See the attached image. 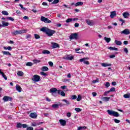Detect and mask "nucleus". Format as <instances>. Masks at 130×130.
I'll return each mask as SVG.
<instances>
[{
	"mask_svg": "<svg viewBox=\"0 0 130 130\" xmlns=\"http://www.w3.org/2000/svg\"><path fill=\"white\" fill-rule=\"evenodd\" d=\"M40 31H42V32L44 33H55V31L54 30L50 29L45 26H43L42 28H40Z\"/></svg>",
	"mask_w": 130,
	"mask_h": 130,
	"instance_id": "1",
	"label": "nucleus"
},
{
	"mask_svg": "<svg viewBox=\"0 0 130 130\" xmlns=\"http://www.w3.org/2000/svg\"><path fill=\"white\" fill-rule=\"evenodd\" d=\"M107 112L109 115H112L113 116H115V117H118V116H119V113H118L117 112L110 110H108Z\"/></svg>",
	"mask_w": 130,
	"mask_h": 130,
	"instance_id": "2",
	"label": "nucleus"
},
{
	"mask_svg": "<svg viewBox=\"0 0 130 130\" xmlns=\"http://www.w3.org/2000/svg\"><path fill=\"white\" fill-rule=\"evenodd\" d=\"M41 21H42V22H44V23H45L46 24H49V23H51V20L44 16L41 17Z\"/></svg>",
	"mask_w": 130,
	"mask_h": 130,
	"instance_id": "3",
	"label": "nucleus"
},
{
	"mask_svg": "<svg viewBox=\"0 0 130 130\" xmlns=\"http://www.w3.org/2000/svg\"><path fill=\"white\" fill-rule=\"evenodd\" d=\"M50 93H51L52 95H53V96H54L55 97H56V95H54L53 94H56V93L57 92V93H58V90H57V89L56 88H51L50 89L49 91Z\"/></svg>",
	"mask_w": 130,
	"mask_h": 130,
	"instance_id": "4",
	"label": "nucleus"
},
{
	"mask_svg": "<svg viewBox=\"0 0 130 130\" xmlns=\"http://www.w3.org/2000/svg\"><path fill=\"white\" fill-rule=\"evenodd\" d=\"M32 80L34 82H39L40 81V76L39 75H35L33 77Z\"/></svg>",
	"mask_w": 130,
	"mask_h": 130,
	"instance_id": "5",
	"label": "nucleus"
},
{
	"mask_svg": "<svg viewBox=\"0 0 130 130\" xmlns=\"http://www.w3.org/2000/svg\"><path fill=\"white\" fill-rule=\"evenodd\" d=\"M70 39L71 40H73V39H78V34H72L70 36Z\"/></svg>",
	"mask_w": 130,
	"mask_h": 130,
	"instance_id": "6",
	"label": "nucleus"
},
{
	"mask_svg": "<svg viewBox=\"0 0 130 130\" xmlns=\"http://www.w3.org/2000/svg\"><path fill=\"white\" fill-rule=\"evenodd\" d=\"M3 100L4 101H5V102H8V101H12V100H13V99L8 96H5L3 98Z\"/></svg>",
	"mask_w": 130,
	"mask_h": 130,
	"instance_id": "7",
	"label": "nucleus"
},
{
	"mask_svg": "<svg viewBox=\"0 0 130 130\" xmlns=\"http://www.w3.org/2000/svg\"><path fill=\"white\" fill-rule=\"evenodd\" d=\"M59 122H60V124L62 126H65L67 125V121L65 120L61 119L59 120Z\"/></svg>",
	"mask_w": 130,
	"mask_h": 130,
	"instance_id": "8",
	"label": "nucleus"
},
{
	"mask_svg": "<svg viewBox=\"0 0 130 130\" xmlns=\"http://www.w3.org/2000/svg\"><path fill=\"white\" fill-rule=\"evenodd\" d=\"M52 48H59V45L56 43H51Z\"/></svg>",
	"mask_w": 130,
	"mask_h": 130,
	"instance_id": "9",
	"label": "nucleus"
},
{
	"mask_svg": "<svg viewBox=\"0 0 130 130\" xmlns=\"http://www.w3.org/2000/svg\"><path fill=\"white\" fill-rule=\"evenodd\" d=\"M27 32V29H23L22 30H16L13 33H26Z\"/></svg>",
	"mask_w": 130,
	"mask_h": 130,
	"instance_id": "10",
	"label": "nucleus"
},
{
	"mask_svg": "<svg viewBox=\"0 0 130 130\" xmlns=\"http://www.w3.org/2000/svg\"><path fill=\"white\" fill-rule=\"evenodd\" d=\"M110 17L111 19H113L114 17H116V12L115 11L111 12Z\"/></svg>",
	"mask_w": 130,
	"mask_h": 130,
	"instance_id": "11",
	"label": "nucleus"
},
{
	"mask_svg": "<svg viewBox=\"0 0 130 130\" xmlns=\"http://www.w3.org/2000/svg\"><path fill=\"white\" fill-rule=\"evenodd\" d=\"M58 94L61 95V96H62V97L66 96V93H64V92H63L59 89L58 90Z\"/></svg>",
	"mask_w": 130,
	"mask_h": 130,
	"instance_id": "12",
	"label": "nucleus"
},
{
	"mask_svg": "<svg viewBox=\"0 0 130 130\" xmlns=\"http://www.w3.org/2000/svg\"><path fill=\"white\" fill-rule=\"evenodd\" d=\"M29 116L31 118H36L37 117V114H36L35 113H31L29 114Z\"/></svg>",
	"mask_w": 130,
	"mask_h": 130,
	"instance_id": "13",
	"label": "nucleus"
},
{
	"mask_svg": "<svg viewBox=\"0 0 130 130\" xmlns=\"http://www.w3.org/2000/svg\"><path fill=\"white\" fill-rule=\"evenodd\" d=\"M122 15L123 17L125 19H127L129 17V13L128 12H124Z\"/></svg>",
	"mask_w": 130,
	"mask_h": 130,
	"instance_id": "14",
	"label": "nucleus"
},
{
	"mask_svg": "<svg viewBox=\"0 0 130 130\" xmlns=\"http://www.w3.org/2000/svg\"><path fill=\"white\" fill-rule=\"evenodd\" d=\"M16 91H18L19 92H22V88L21 86L18 84L16 86Z\"/></svg>",
	"mask_w": 130,
	"mask_h": 130,
	"instance_id": "15",
	"label": "nucleus"
},
{
	"mask_svg": "<svg viewBox=\"0 0 130 130\" xmlns=\"http://www.w3.org/2000/svg\"><path fill=\"white\" fill-rule=\"evenodd\" d=\"M86 22L88 25H89V26H93L94 25V23L92 21L86 20Z\"/></svg>",
	"mask_w": 130,
	"mask_h": 130,
	"instance_id": "16",
	"label": "nucleus"
},
{
	"mask_svg": "<svg viewBox=\"0 0 130 130\" xmlns=\"http://www.w3.org/2000/svg\"><path fill=\"white\" fill-rule=\"evenodd\" d=\"M58 104H53L52 105V107H53V108H58V107L60 105H61V104H60V103H58Z\"/></svg>",
	"mask_w": 130,
	"mask_h": 130,
	"instance_id": "17",
	"label": "nucleus"
},
{
	"mask_svg": "<svg viewBox=\"0 0 130 130\" xmlns=\"http://www.w3.org/2000/svg\"><path fill=\"white\" fill-rule=\"evenodd\" d=\"M84 5V3L83 2H77L75 4V7H80L81 6H83Z\"/></svg>",
	"mask_w": 130,
	"mask_h": 130,
	"instance_id": "18",
	"label": "nucleus"
},
{
	"mask_svg": "<svg viewBox=\"0 0 130 130\" xmlns=\"http://www.w3.org/2000/svg\"><path fill=\"white\" fill-rule=\"evenodd\" d=\"M102 67H104V68H106V67H110L111 66V64L107 63H102L101 64Z\"/></svg>",
	"mask_w": 130,
	"mask_h": 130,
	"instance_id": "19",
	"label": "nucleus"
},
{
	"mask_svg": "<svg viewBox=\"0 0 130 130\" xmlns=\"http://www.w3.org/2000/svg\"><path fill=\"white\" fill-rule=\"evenodd\" d=\"M2 53L4 55H12V54H11L9 51H3Z\"/></svg>",
	"mask_w": 130,
	"mask_h": 130,
	"instance_id": "20",
	"label": "nucleus"
},
{
	"mask_svg": "<svg viewBox=\"0 0 130 130\" xmlns=\"http://www.w3.org/2000/svg\"><path fill=\"white\" fill-rule=\"evenodd\" d=\"M41 70L43 72H47L49 69L47 68V67L44 66L42 68Z\"/></svg>",
	"mask_w": 130,
	"mask_h": 130,
	"instance_id": "21",
	"label": "nucleus"
},
{
	"mask_svg": "<svg viewBox=\"0 0 130 130\" xmlns=\"http://www.w3.org/2000/svg\"><path fill=\"white\" fill-rule=\"evenodd\" d=\"M108 49H110V50H115V51H117V50H118L117 48H114L113 47H109Z\"/></svg>",
	"mask_w": 130,
	"mask_h": 130,
	"instance_id": "22",
	"label": "nucleus"
},
{
	"mask_svg": "<svg viewBox=\"0 0 130 130\" xmlns=\"http://www.w3.org/2000/svg\"><path fill=\"white\" fill-rule=\"evenodd\" d=\"M2 25L3 27H7V26H9V23L2 21Z\"/></svg>",
	"mask_w": 130,
	"mask_h": 130,
	"instance_id": "23",
	"label": "nucleus"
},
{
	"mask_svg": "<svg viewBox=\"0 0 130 130\" xmlns=\"http://www.w3.org/2000/svg\"><path fill=\"white\" fill-rule=\"evenodd\" d=\"M104 40L107 43H109L111 40V39H110V38L105 37Z\"/></svg>",
	"mask_w": 130,
	"mask_h": 130,
	"instance_id": "24",
	"label": "nucleus"
},
{
	"mask_svg": "<svg viewBox=\"0 0 130 130\" xmlns=\"http://www.w3.org/2000/svg\"><path fill=\"white\" fill-rule=\"evenodd\" d=\"M18 76H19V77H22V76H24V73L22 71H18L17 72Z\"/></svg>",
	"mask_w": 130,
	"mask_h": 130,
	"instance_id": "25",
	"label": "nucleus"
},
{
	"mask_svg": "<svg viewBox=\"0 0 130 130\" xmlns=\"http://www.w3.org/2000/svg\"><path fill=\"white\" fill-rule=\"evenodd\" d=\"M66 59H67L68 60H72L74 59V56H67L66 57Z\"/></svg>",
	"mask_w": 130,
	"mask_h": 130,
	"instance_id": "26",
	"label": "nucleus"
},
{
	"mask_svg": "<svg viewBox=\"0 0 130 130\" xmlns=\"http://www.w3.org/2000/svg\"><path fill=\"white\" fill-rule=\"evenodd\" d=\"M115 43L116 45H119V46L121 45V44H122V43H121V41H118L116 40L115 41Z\"/></svg>",
	"mask_w": 130,
	"mask_h": 130,
	"instance_id": "27",
	"label": "nucleus"
},
{
	"mask_svg": "<svg viewBox=\"0 0 130 130\" xmlns=\"http://www.w3.org/2000/svg\"><path fill=\"white\" fill-rule=\"evenodd\" d=\"M120 33H130L129 29H125L124 30L121 31Z\"/></svg>",
	"mask_w": 130,
	"mask_h": 130,
	"instance_id": "28",
	"label": "nucleus"
},
{
	"mask_svg": "<svg viewBox=\"0 0 130 130\" xmlns=\"http://www.w3.org/2000/svg\"><path fill=\"white\" fill-rule=\"evenodd\" d=\"M42 53L43 54H50V51H49L48 50H44V51H43Z\"/></svg>",
	"mask_w": 130,
	"mask_h": 130,
	"instance_id": "29",
	"label": "nucleus"
},
{
	"mask_svg": "<svg viewBox=\"0 0 130 130\" xmlns=\"http://www.w3.org/2000/svg\"><path fill=\"white\" fill-rule=\"evenodd\" d=\"M4 49H5V50H12V47L11 46H8L7 47H4Z\"/></svg>",
	"mask_w": 130,
	"mask_h": 130,
	"instance_id": "30",
	"label": "nucleus"
},
{
	"mask_svg": "<svg viewBox=\"0 0 130 130\" xmlns=\"http://www.w3.org/2000/svg\"><path fill=\"white\" fill-rule=\"evenodd\" d=\"M87 128V127H86V126H79L78 128V130H82V129H86Z\"/></svg>",
	"mask_w": 130,
	"mask_h": 130,
	"instance_id": "31",
	"label": "nucleus"
},
{
	"mask_svg": "<svg viewBox=\"0 0 130 130\" xmlns=\"http://www.w3.org/2000/svg\"><path fill=\"white\" fill-rule=\"evenodd\" d=\"M86 59H89V57H84L83 58H81L79 60V61L80 62H83V61H84L85 60H86Z\"/></svg>",
	"mask_w": 130,
	"mask_h": 130,
	"instance_id": "32",
	"label": "nucleus"
},
{
	"mask_svg": "<svg viewBox=\"0 0 130 130\" xmlns=\"http://www.w3.org/2000/svg\"><path fill=\"white\" fill-rule=\"evenodd\" d=\"M26 67H32L33 66V63L31 62H28L26 63Z\"/></svg>",
	"mask_w": 130,
	"mask_h": 130,
	"instance_id": "33",
	"label": "nucleus"
},
{
	"mask_svg": "<svg viewBox=\"0 0 130 130\" xmlns=\"http://www.w3.org/2000/svg\"><path fill=\"white\" fill-rule=\"evenodd\" d=\"M3 15H4L5 16H9V13L6 11H2Z\"/></svg>",
	"mask_w": 130,
	"mask_h": 130,
	"instance_id": "34",
	"label": "nucleus"
},
{
	"mask_svg": "<svg viewBox=\"0 0 130 130\" xmlns=\"http://www.w3.org/2000/svg\"><path fill=\"white\" fill-rule=\"evenodd\" d=\"M82 100V96L81 95H78L77 99V101H81Z\"/></svg>",
	"mask_w": 130,
	"mask_h": 130,
	"instance_id": "35",
	"label": "nucleus"
},
{
	"mask_svg": "<svg viewBox=\"0 0 130 130\" xmlns=\"http://www.w3.org/2000/svg\"><path fill=\"white\" fill-rule=\"evenodd\" d=\"M35 38L36 39H39L40 38V36L37 34H35Z\"/></svg>",
	"mask_w": 130,
	"mask_h": 130,
	"instance_id": "36",
	"label": "nucleus"
},
{
	"mask_svg": "<svg viewBox=\"0 0 130 130\" xmlns=\"http://www.w3.org/2000/svg\"><path fill=\"white\" fill-rule=\"evenodd\" d=\"M22 124L21 123H17L16 126L18 127V128H21L22 127Z\"/></svg>",
	"mask_w": 130,
	"mask_h": 130,
	"instance_id": "37",
	"label": "nucleus"
},
{
	"mask_svg": "<svg viewBox=\"0 0 130 130\" xmlns=\"http://www.w3.org/2000/svg\"><path fill=\"white\" fill-rule=\"evenodd\" d=\"M103 100H104V101H109L110 100V98H108V97H104L103 98Z\"/></svg>",
	"mask_w": 130,
	"mask_h": 130,
	"instance_id": "38",
	"label": "nucleus"
},
{
	"mask_svg": "<svg viewBox=\"0 0 130 130\" xmlns=\"http://www.w3.org/2000/svg\"><path fill=\"white\" fill-rule=\"evenodd\" d=\"M7 19L12 21V22H14L15 21V19L13 17H7Z\"/></svg>",
	"mask_w": 130,
	"mask_h": 130,
	"instance_id": "39",
	"label": "nucleus"
},
{
	"mask_svg": "<svg viewBox=\"0 0 130 130\" xmlns=\"http://www.w3.org/2000/svg\"><path fill=\"white\" fill-rule=\"evenodd\" d=\"M75 110L77 112H81V111H82V109L76 108Z\"/></svg>",
	"mask_w": 130,
	"mask_h": 130,
	"instance_id": "40",
	"label": "nucleus"
},
{
	"mask_svg": "<svg viewBox=\"0 0 130 130\" xmlns=\"http://www.w3.org/2000/svg\"><path fill=\"white\" fill-rule=\"evenodd\" d=\"M2 77H3L4 79H5V80H8V77H7V76L5 75V73H3L2 74Z\"/></svg>",
	"mask_w": 130,
	"mask_h": 130,
	"instance_id": "41",
	"label": "nucleus"
},
{
	"mask_svg": "<svg viewBox=\"0 0 130 130\" xmlns=\"http://www.w3.org/2000/svg\"><path fill=\"white\" fill-rule=\"evenodd\" d=\"M59 1L58 0H54L53 2L52 3V5H54L55 4H58Z\"/></svg>",
	"mask_w": 130,
	"mask_h": 130,
	"instance_id": "42",
	"label": "nucleus"
},
{
	"mask_svg": "<svg viewBox=\"0 0 130 130\" xmlns=\"http://www.w3.org/2000/svg\"><path fill=\"white\" fill-rule=\"evenodd\" d=\"M26 39H27L28 41L30 40L29 39H31V35H27L26 36Z\"/></svg>",
	"mask_w": 130,
	"mask_h": 130,
	"instance_id": "43",
	"label": "nucleus"
},
{
	"mask_svg": "<svg viewBox=\"0 0 130 130\" xmlns=\"http://www.w3.org/2000/svg\"><path fill=\"white\" fill-rule=\"evenodd\" d=\"M109 93H110V91L109 90H108L107 91H105L104 93V96H107V95H108V94H109Z\"/></svg>",
	"mask_w": 130,
	"mask_h": 130,
	"instance_id": "44",
	"label": "nucleus"
},
{
	"mask_svg": "<svg viewBox=\"0 0 130 130\" xmlns=\"http://www.w3.org/2000/svg\"><path fill=\"white\" fill-rule=\"evenodd\" d=\"M82 62H83V63H84V64H90V62H89V61H87L86 60H84V61H83Z\"/></svg>",
	"mask_w": 130,
	"mask_h": 130,
	"instance_id": "45",
	"label": "nucleus"
},
{
	"mask_svg": "<svg viewBox=\"0 0 130 130\" xmlns=\"http://www.w3.org/2000/svg\"><path fill=\"white\" fill-rule=\"evenodd\" d=\"M62 101H63V102H65L66 104H68V105H70V102L67 100H62Z\"/></svg>",
	"mask_w": 130,
	"mask_h": 130,
	"instance_id": "46",
	"label": "nucleus"
},
{
	"mask_svg": "<svg viewBox=\"0 0 130 130\" xmlns=\"http://www.w3.org/2000/svg\"><path fill=\"white\" fill-rule=\"evenodd\" d=\"M33 61H34V63H38L40 62V60L34 59V60H33Z\"/></svg>",
	"mask_w": 130,
	"mask_h": 130,
	"instance_id": "47",
	"label": "nucleus"
},
{
	"mask_svg": "<svg viewBox=\"0 0 130 130\" xmlns=\"http://www.w3.org/2000/svg\"><path fill=\"white\" fill-rule=\"evenodd\" d=\"M109 91L110 92H115V88L112 87Z\"/></svg>",
	"mask_w": 130,
	"mask_h": 130,
	"instance_id": "48",
	"label": "nucleus"
},
{
	"mask_svg": "<svg viewBox=\"0 0 130 130\" xmlns=\"http://www.w3.org/2000/svg\"><path fill=\"white\" fill-rule=\"evenodd\" d=\"M123 97L124 98H129L130 95L129 94H125L123 95Z\"/></svg>",
	"mask_w": 130,
	"mask_h": 130,
	"instance_id": "49",
	"label": "nucleus"
},
{
	"mask_svg": "<svg viewBox=\"0 0 130 130\" xmlns=\"http://www.w3.org/2000/svg\"><path fill=\"white\" fill-rule=\"evenodd\" d=\"M71 99L72 100H75V99H77V95H73L71 96Z\"/></svg>",
	"mask_w": 130,
	"mask_h": 130,
	"instance_id": "50",
	"label": "nucleus"
},
{
	"mask_svg": "<svg viewBox=\"0 0 130 130\" xmlns=\"http://www.w3.org/2000/svg\"><path fill=\"white\" fill-rule=\"evenodd\" d=\"M72 21H73V18H68V19L66 20V22H67V23H70V22H72Z\"/></svg>",
	"mask_w": 130,
	"mask_h": 130,
	"instance_id": "51",
	"label": "nucleus"
},
{
	"mask_svg": "<svg viewBox=\"0 0 130 130\" xmlns=\"http://www.w3.org/2000/svg\"><path fill=\"white\" fill-rule=\"evenodd\" d=\"M105 86H106V88H108L109 87V86H110V83H109V82H106Z\"/></svg>",
	"mask_w": 130,
	"mask_h": 130,
	"instance_id": "52",
	"label": "nucleus"
},
{
	"mask_svg": "<svg viewBox=\"0 0 130 130\" xmlns=\"http://www.w3.org/2000/svg\"><path fill=\"white\" fill-rule=\"evenodd\" d=\"M114 122H115V123H119V122H120V120H118L117 119H114Z\"/></svg>",
	"mask_w": 130,
	"mask_h": 130,
	"instance_id": "53",
	"label": "nucleus"
},
{
	"mask_svg": "<svg viewBox=\"0 0 130 130\" xmlns=\"http://www.w3.org/2000/svg\"><path fill=\"white\" fill-rule=\"evenodd\" d=\"M40 74L41 75H42V76H45V77H46V76H47V74L45 73L44 72H41Z\"/></svg>",
	"mask_w": 130,
	"mask_h": 130,
	"instance_id": "54",
	"label": "nucleus"
},
{
	"mask_svg": "<svg viewBox=\"0 0 130 130\" xmlns=\"http://www.w3.org/2000/svg\"><path fill=\"white\" fill-rule=\"evenodd\" d=\"M67 117H71V116H72V113H71V112L67 113Z\"/></svg>",
	"mask_w": 130,
	"mask_h": 130,
	"instance_id": "55",
	"label": "nucleus"
},
{
	"mask_svg": "<svg viewBox=\"0 0 130 130\" xmlns=\"http://www.w3.org/2000/svg\"><path fill=\"white\" fill-rule=\"evenodd\" d=\"M22 126L23 128H27V127H28V125L26 124H23Z\"/></svg>",
	"mask_w": 130,
	"mask_h": 130,
	"instance_id": "56",
	"label": "nucleus"
},
{
	"mask_svg": "<svg viewBox=\"0 0 130 130\" xmlns=\"http://www.w3.org/2000/svg\"><path fill=\"white\" fill-rule=\"evenodd\" d=\"M26 130H34V128H33L32 127H31V126L27 127L26 128Z\"/></svg>",
	"mask_w": 130,
	"mask_h": 130,
	"instance_id": "57",
	"label": "nucleus"
},
{
	"mask_svg": "<svg viewBox=\"0 0 130 130\" xmlns=\"http://www.w3.org/2000/svg\"><path fill=\"white\" fill-rule=\"evenodd\" d=\"M19 6L20 7V8L22 9V10H24V11H26V9L24 8V7H23V5H22V4H19Z\"/></svg>",
	"mask_w": 130,
	"mask_h": 130,
	"instance_id": "58",
	"label": "nucleus"
},
{
	"mask_svg": "<svg viewBox=\"0 0 130 130\" xmlns=\"http://www.w3.org/2000/svg\"><path fill=\"white\" fill-rule=\"evenodd\" d=\"M124 51L125 52V53L127 54L128 53V50H127V48H124Z\"/></svg>",
	"mask_w": 130,
	"mask_h": 130,
	"instance_id": "59",
	"label": "nucleus"
},
{
	"mask_svg": "<svg viewBox=\"0 0 130 130\" xmlns=\"http://www.w3.org/2000/svg\"><path fill=\"white\" fill-rule=\"evenodd\" d=\"M49 65L50 66V67H53V62H52V61H49Z\"/></svg>",
	"mask_w": 130,
	"mask_h": 130,
	"instance_id": "60",
	"label": "nucleus"
},
{
	"mask_svg": "<svg viewBox=\"0 0 130 130\" xmlns=\"http://www.w3.org/2000/svg\"><path fill=\"white\" fill-rule=\"evenodd\" d=\"M47 35L49 36V37H50V36H52L53 35V33H46Z\"/></svg>",
	"mask_w": 130,
	"mask_h": 130,
	"instance_id": "61",
	"label": "nucleus"
},
{
	"mask_svg": "<svg viewBox=\"0 0 130 130\" xmlns=\"http://www.w3.org/2000/svg\"><path fill=\"white\" fill-rule=\"evenodd\" d=\"M110 58H114L115 57V55L113 54L109 56Z\"/></svg>",
	"mask_w": 130,
	"mask_h": 130,
	"instance_id": "62",
	"label": "nucleus"
},
{
	"mask_svg": "<svg viewBox=\"0 0 130 130\" xmlns=\"http://www.w3.org/2000/svg\"><path fill=\"white\" fill-rule=\"evenodd\" d=\"M31 125L32 126H37V123H36V122L32 123Z\"/></svg>",
	"mask_w": 130,
	"mask_h": 130,
	"instance_id": "63",
	"label": "nucleus"
},
{
	"mask_svg": "<svg viewBox=\"0 0 130 130\" xmlns=\"http://www.w3.org/2000/svg\"><path fill=\"white\" fill-rule=\"evenodd\" d=\"M63 82H64V83L67 82H70V80L67 79H64L63 80Z\"/></svg>",
	"mask_w": 130,
	"mask_h": 130,
	"instance_id": "64",
	"label": "nucleus"
}]
</instances>
